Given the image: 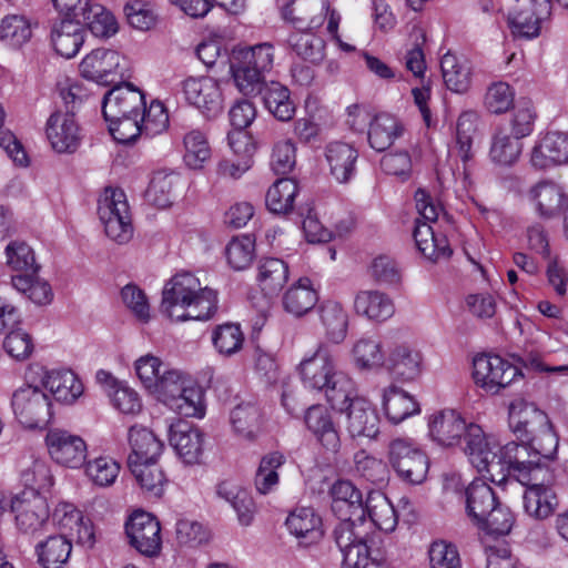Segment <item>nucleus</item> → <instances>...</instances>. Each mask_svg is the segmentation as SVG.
I'll return each instance as SVG.
<instances>
[{
  "instance_id": "52",
  "label": "nucleus",
  "mask_w": 568,
  "mask_h": 568,
  "mask_svg": "<svg viewBox=\"0 0 568 568\" xmlns=\"http://www.w3.org/2000/svg\"><path fill=\"white\" fill-rule=\"evenodd\" d=\"M12 286L24 294L30 301L38 305L49 304L53 298L50 284L41 280L38 273L28 275H13L11 277Z\"/></svg>"
},
{
  "instance_id": "43",
  "label": "nucleus",
  "mask_w": 568,
  "mask_h": 568,
  "mask_svg": "<svg viewBox=\"0 0 568 568\" xmlns=\"http://www.w3.org/2000/svg\"><path fill=\"white\" fill-rule=\"evenodd\" d=\"M354 307L357 314L378 322L386 321L395 311L392 300L378 291L359 292L355 297Z\"/></svg>"
},
{
  "instance_id": "36",
  "label": "nucleus",
  "mask_w": 568,
  "mask_h": 568,
  "mask_svg": "<svg viewBox=\"0 0 568 568\" xmlns=\"http://www.w3.org/2000/svg\"><path fill=\"white\" fill-rule=\"evenodd\" d=\"M288 265L281 258L266 257L258 262L257 282L267 296L277 295L288 280Z\"/></svg>"
},
{
  "instance_id": "24",
  "label": "nucleus",
  "mask_w": 568,
  "mask_h": 568,
  "mask_svg": "<svg viewBox=\"0 0 568 568\" xmlns=\"http://www.w3.org/2000/svg\"><path fill=\"white\" fill-rule=\"evenodd\" d=\"M329 174L338 183H348L356 174L358 151L351 144L334 141L325 146Z\"/></svg>"
},
{
  "instance_id": "9",
  "label": "nucleus",
  "mask_w": 568,
  "mask_h": 568,
  "mask_svg": "<svg viewBox=\"0 0 568 568\" xmlns=\"http://www.w3.org/2000/svg\"><path fill=\"white\" fill-rule=\"evenodd\" d=\"M518 376H521L519 368L499 355L480 354L473 361L475 384L486 392L497 394Z\"/></svg>"
},
{
  "instance_id": "14",
  "label": "nucleus",
  "mask_w": 568,
  "mask_h": 568,
  "mask_svg": "<svg viewBox=\"0 0 568 568\" xmlns=\"http://www.w3.org/2000/svg\"><path fill=\"white\" fill-rule=\"evenodd\" d=\"M144 93L131 82H120L104 93L102 114L104 119L132 115L140 116L144 110Z\"/></svg>"
},
{
  "instance_id": "26",
  "label": "nucleus",
  "mask_w": 568,
  "mask_h": 568,
  "mask_svg": "<svg viewBox=\"0 0 568 568\" xmlns=\"http://www.w3.org/2000/svg\"><path fill=\"white\" fill-rule=\"evenodd\" d=\"M273 60L274 48L268 43L236 48L230 58V71H270Z\"/></svg>"
},
{
  "instance_id": "11",
  "label": "nucleus",
  "mask_w": 568,
  "mask_h": 568,
  "mask_svg": "<svg viewBox=\"0 0 568 568\" xmlns=\"http://www.w3.org/2000/svg\"><path fill=\"white\" fill-rule=\"evenodd\" d=\"M11 509L16 514L17 528L24 535L36 536L48 525L49 506L41 494L23 490L13 497Z\"/></svg>"
},
{
  "instance_id": "48",
  "label": "nucleus",
  "mask_w": 568,
  "mask_h": 568,
  "mask_svg": "<svg viewBox=\"0 0 568 568\" xmlns=\"http://www.w3.org/2000/svg\"><path fill=\"white\" fill-rule=\"evenodd\" d=\"M128 466L140 487L152 497H161L166 481L156 462H131Z\"/></svg>"
},
{
  "instance_id": "55",
  "label": "nucleus",
  "mask_w": 568,
  "mask_h": 568,
  "mask_svg": "<svg viewBox=\"0 0 568 568\" xmlns=\"http://www.w3.org/2000/svg\"><path fill=\"white\" fill-rule=\"evenodd\" d=\"M548 17H537L534 11L523 8L508 17V27L516 39L531 40L540 34L541 21Z\"/></svg>"
},
{
  "instance_id": "60",
  "label": "nucleus",
  "mask_w": 568,
  "mask_h": 568,
  "mask_svg": "<svg viewBox=\"0 0 568 568\" xmlns=\"http://www.w3.org/2000/svg\"><path fill=\"white\" fill-rule=\"evenodd\" d=\"M140 125L144 135L153 138L164 133L170 125L169 113L165 105L159 101L153 100L140 115Z\"/></svg>"
},
{
  "instance_id": "6",
  "label": "nucleus",
  "mask_w": 568,
  "mask_h": 568,
  "mask_svg": "<svg viewBox=\"0 0 568 568\" xmlns=\"http://www.w3.org/2000/svg\"><path fill=\"white\" fill-rule=\"evenodd\" d=\"M528 442H510L501 447V458L513 469V477L519 483L538 479V476L551 471L549 463L554 462L557 454L541 455V449L534 447Z\"/></svg>"
},
{
  "instance_id": "27",
  "label": "nucleus",
  "mask_w": 568,
  "mask_h": 568,
  "mask_svg": "<svg viewBox=\"0 0 568 568\" xmlns=\"http://www.w3.org/2000/svg\"><path fill=\"white\" fill-rule=\"evenodd\" d=\"M466 426V422L457 412L442 410L430 418L429 434L438 444L454 446L462 442Z\"/></svg>"
},
{
  "instance_id": "17",
  "label": "nucleus",
  "mask_w": 568,
  "mask_h": 568,
  "mask_svg": "<svg viewBox=\"0 0 568 568\" xmlns=\"http://www.w3.org/2000/svg\"><path fill=\"white\" fill-rule=\"evenodd\" d=\"M47 138L58 153H73L81 144V129L74 112H53L45 124Z\"/></svg>"
},
{
  "instance_id": "59",
  "label": "nucleus",
  "mask_w": 568,
  "mask_h": 568,
  "mask_svg": "<svg viewBox=\"0 0 568 568\" xmlns=\"http://www.w3.org/2000/svg\"><path fill=\"white\" fill-rule=\"evenodd\" d=\"M225 255L233 270H245L254 260L255 241L250 235L233 237L225 248Z\"/></svg>"
},
{
  "instance_id": "42",
  "label": "nucleus",
  "mask_w": 568,
  "mask_h": 568,
  "mask_svg": "<svg viewBox=\"0 0 568 568\" xmlns=\"http://www.w3.org/2000/svg\"><path fill=\"white\" fill-rule=\"evenodd\" d=\"M53 520L63 530L77 527L78 542L84 547H93L95 536L90 521H83L81 513L70 504L59 505L53 511Z\"/></svg>"
},
{
  "instance_id": "4",
  "label": "nucleus",
  "mask_w": 568,
  "mask_h": 568,
  "mask_svg": "<svg viewBox=\"0 0 568 568\" xmlns=\"http://www.w3.org/2000/svg\"><path fill=\"white\" fill-rule=\"evenodd\" d=\"M364 521L345 517L334 528L333 536L343 555L342 568H387L384 558L372 556L364 537L356 530L357 523L363 525Z\"/></svg>"
},
{
  "instance_id": "46",
  "label": "nucleus",
  "mask_w": 568,
  "mask_h": 568,
  "mask_svg": "<svg viewBox=\"0 0 568 568\" xmlns=\"http://www.w3.org/2000/svg\"><path fill=\"white\" fill-rule=\"evenodd\" d=\"M20 478L26 486L24 490H32L38 494L49 490L53 485V476L48 463L32 456L22 462Z\"/></svg>"
},
{
  "instance_id": "47",
  "label": "nucleus",
  "mask_w": 568,
  "mask_h": 568,
  "mask_svg": "<svg viewBox=\"0 0 568 568\" xmlns=\"http://www.w3.org/2000/svg\"><path fill=\"white\" fill-rule=\"evenodd\" d=\"M297 193L298 186L294 180L278 179L266 192V207L274 214H287L293 210Z\"/></svg>"
},
{
  "instance_id": "2",
  "label": "nucleus",
  "mask_w": 568,
  "mask_h": 568,
  "mask_svg": "<svg viewBox=\"0 0 568 568\" xmlns=\"http://www.w3.org/2000/svg\"><path fill=\"white\" fill-rule=\"evenodd\" d=\"M508 424L520 442L541 449V455L557 454L559 438L546 413L523 399L509 405Z\"/></svg>"
},
{
  "instance_id": "53",
  "label": "nucleus",
  "mask_w": 568,
  "mask_h": 568,
  "mask_svg": "<svg viewBox=\"0 0 568 568\" xmlns=\"http://www.w3.org/2000/svg\"><path fill=\"white\" fill-rule=\"evenodd\" d=\"M262 414L255 404L243 403L231 412V423L234 430L242 437L253 439L261 427Z\"/></svg>"
},
{
  "instance_id": "37",
  "label": "nucleus",
  "mask_w": 568,
  "mask_h": 568,
  "mask_svg": "<svg viewBox=\"0 0 568 568\" xmlns=\"http://www.w3.org/2000/svg\"><path fill=\"white\" fill-rule=\"evenodd\" d=\"M216 495L232 505L241 525L248 526L252 524L255 503L246 489L224 480L216 485Z\"/></svg>"
},
{
  "instance_id": "64",
  "label": "nucleus",
  "mask_w": 568,
  "mask_h": 568,
  "mask_svg": "<svg viewBox=\"0 0 568 568\" xmlns=\"http://www.w3.org/2000/svg\"><path fill=\"white\" fill-rule=\"evenodd\" d=\"M514 524L515 517L510 509L497 501L496 506L488 511V515L477 526L488 535L506 536L511 531Z\"/></svg>"
},
{
  "instance_id": "38",
  "label": "nucleus",
  "mask_w": 568,
  "mask_h": 568,
  "mask_svg": "<svg viewBox=\"0 0 568 568\" xmlns=\"http://www.w3.org/2000/svg\"><path fill=\"white\" fill-rule=\"evenodd\" d=\"M402 131L403 128L394 115L379 113L369 123L368 143L372 149L383 152L394 143Z\"/></svg>"
},
{
  "instance_id": "3",
  "label": "nucleus",
  "mask_w": 568,
  "mask_h": 568,
  "mask_svg": "<svg viewBox=\"0 0 568 568\" xmlns=\"http://www.w3.org/2000/svg\"><path fill=\"white\" fill-rule=\"evenodd\" d=\"M477 113L468 110L460 113L456 123V144L449 153L448 165L437 170V179L444 187L460 183L466 187L473 160V134L476 131Z\"/></svg>"
},
{
  "instance_id": "10",
  "label": "nucleus",
  "mask_w": 568,
  "mask_h": 568,
  "mask_svg": "<svg viewBox=\"0 0 568 568\" xmlns=\"http://www.w3.org/2000/svg\"><path fill=\"white\" fill-rule=\"evenodd\" d=\"M526 486L523 496L525 513L536 519L545 520L554 513L559 506V499L556 493L557 475L556 469L546 471L538 476V479L521 483Z\"/></svg>"
},
{
  "instance_id": "8",
  "label": "nucleus",
  "mask_w": 568,
  "mask_h": 568,
  "mask_svg": "<svg viewBox=\"0 0 568 568\" xmlns=\"http://www.w3.org/2000/svg\"><path fill=\"white\" fill-rule=\"evenodd\" d=\"M11 406L16 418L27 428L45 427L52 418L50 396L38 386L19 387L12 394Z\"/></svg>"
},
{
  "instance_id": "31",
  "label": "nucleus",
  "mask_w": 568,
  "mask_h": 568,
  "mask_svg": "<svg viewBox=\"0 0 568 568\" xmlns=\"http://www.w3.org/2000/svg\"><path fill=\"white\" fill-rule=\"evenodd\" d=\"M413 237L418 251L428 260L448 258L453 251L444 235H436L430 224L416 219Z\"/></svg>"
},
{
  "instance_id": "21",
  "label": "nucleus",
  "mask_w": 568,
  "mask_h": 568,
  "mask_svg": "<svg viewBox=\"0 0 568 568\" xmlns=\"http://www.w3.org/2000/svg\"><path fill=\"white\" fill-rule=\"evenodd\" d=\"M285 526L301 545L318 542L324 536L322 517L312 507L294 508L286 517Z\"/></svg>"
},
{
  "instance_id": "19",
  "label": "nucleus",
  "mask_w": 568,
  "mask_h": 568,
  "mask_svg": "<svg viewBox=\"0 0 568 568\" xmlns=\"http://www.w3.org/2000/svg\"><path fill=\"white\" fill-rule=\"evenodd\" d=\"M169 442L185 464H196L203 450V434L186 420L169 426Z\"/></svg>"
},
{
  "instance_id": "51",
  "label": "nucleus",
  "mask_w": 568,
  "mask_h": 568,
  "mask_svg": "<svg viewBox=\"0 0 568 568\" xmlns=\"http://www.w3.org/2000/svg\"><path fill=\"white\" fill-rule=\"evenodd\" d=\"M203 397L202 388L191 381L187 382V386L183 392L174 397L168 406L181 416L202 418L205 413Z\"/></svg>"
},
{
  "instance_id": "15",
  "label": "nucleus",
  "mask_w": 568,
  "mask_h": 568,
  "mask_svg": "<svg viewBox=\"0 0 568 568\" xmlns=\"http://www.w3.org/2000/svg\"><path fill=\"white\" fill-rule=\"evenodd\" d=\"M303 385L321 392L338 375L331 347L320 343L311 356L305 357L298 366Z\"/></svg>"
},
{
  "instance_id": "49",
  "label": "nucleus",
  "mask_w": 568,
  "mask_h": 568,
  "mask_svg": "<svg viewBox=\"0 0 568 568\" xmlns=\"http://www.w3.org/2000/svg\"><path fill=\"white\" fill-rule=\"evenodd\" d=\"M285 463V457L278 452L266 454L262 457L254 477V485L258 494L267 495L278 485L277 469Z\"/></svg>"
},
{
  "instance_id": "1",
  "label": "nucleus",
  "mask_w": 568,
  "mask_h": 568,
  "mask_svg": "<svg viewBox=\"0 0 568 568\" xmlns=\"http://www.w3.org/2000/svg\"><path fill=\"white\" fill-rule=\"evenodd\" d=\"M216 310V292L202 287L191 273L176 274L163 288L161 312L173 321H207Z\"/></svg>"
},
{
  "instance_id": "7",
  "label": "nucleus",
  "mask_w": 568,
  "mask_h": 568,
  "mask_svg": "<svg viewBox=\"0 0 568 568\" xmlns=\"http://www.w3.org/2000/svg\"><path fill=\"white\" fill-rule=\"evenodd\" d=\"M388 462L397 476L413 485L427 476L429 462L419 446L409 438H395L388 444Z\"/></svg>"
},
{
  "instance_id": "35",
  "label": "nucleus",
  "mask_w": 568,
  "mask_h": 568,
  "mask_svg": "<svg viewBox=\"0 0 568 568\" xmlns=\"http://www.w3.org/2000/svg\"><path fill=\"white\" fill-rule=\"evenodd\" d=\"M227 141L234 155L239 159L236 162H225L224 172L232 178H240L252 165V159L255 153V145L252 136L242 130H234L227 134Z\"/></svg>"
},
{
  "instance_id": "30",
  "label": "nucleus",
  "mask_w": 568,
  "mask_h": 568,
  "mask_svg": "<svg viewBox=\"0 0 568 568\" xmlns=\"http://www.w3.org/2000/svg\"><path fill=\"white\" fill-rule=\"evenodd\" d=\"M497 501L493 488L480 479L473 480L465 489L466 513L476 525L483 521Z\"/></svg>"
},
{
  "instance_id": "39",
  "label": "nucleus",
  "mask_w": 568,
  "mask_h": 568,
  "mask_svg": "<svg viewBox=\"0 0 568 568\" xmlns=\"http://www.w3.org/2000/svg\"><path fill=\"white\" fill-rule=\"evenodd\" d=\"M318 301L317 292L313 288L308 277H301L283 296L284 310L296 316L310 312Z\"/></svg>"
},
{
  "instance_id": "54",
  "label": "nucleus",
  "mask_w": 568,
  "mask_h": 568,
  "mask_svg": "<svg viewBox=\"0 0 568 568\" xmlns=\"http://www.w3.org/2000/svg\"><path fill=\"white\" fill-rule=\"evenodd\" d=\"M521 151L523 143L519 139L498 131L493 136L489 156L494 163L507 166L517 162Z\"/></svg>"
},
{
  "instance_id": "34",
  "label": "nucleus",
  "mask_w": 568,
  "mask_h": 568,
  "mask_svg": "<svg viewBox=\"0 0 568 568\" xmlns=\"http://www.w3.org/2000/svg\"><path fill=\"white\" fill-rule=\"evenodd\" d=\"M79 19L83 23V29L88 28L93 36L99 38H110L119 30L113 13L93 0H89Z\"/></svg>"
},
{
  "instance_id": "32",
  "label": "nucleus",
  "mask_w": 568,
  "mask_h": 568,
  "mask_svg": "<svg viewBox=\"0 0 568 568\" xmlns=\"http://www.w3.org/2000/svg\"><path fill=\"white\" fill-rule=\"evenodd\" d=\"M42 385L59 402L73 403L83 392V385L70 369L45 372Z\"/></svg>"
},
{
  "instance_id": "20",
  "label": "nucleus",
  "mask_w": 568,
  "mask_h": 568,
  "mask_svg": "<svg viewBox=\"0 0 568 568\" xmlns=\"http://www.w3.org/2000/svg\"><path fill=\"white\" fill-rule=\"evenodd\" d=\"M329 495L332 497V511L338 519L345 517L366 518L362 491L352 481L346 479L335 481L329 489Z\"/></svg>"
},
{
  "instance_id": "63",
  "label": "nucleus",
  "mask_w": 568,
  "mask_h": 568,
  "mask_svg": "<svg viewBox=\"0 0 568 568\" xmlns=\"http://www.w3.org/2000/svg\"><path fill=\"white\" fill-rule=\"evenodd\" d=\"M212 342L220 354L231 356L242 348L244 335L240 325L227 323L213 331Z\"/></svg>"
},
{
  "instance_id": "61",
  "label": "nucleus",
  "mask_w": 568,
  "mask_h": 568,
  "mask_svg": "<svg viewBox=\"0 0 568 568\" xmlns=\"http://www.w3.org/2000/svg\"><path fill=\"white\" fill-rule=\"evenodd\" d=\"M120 473V465L109 456H100L85 464V474L90 480L100 487L113 485Z\"/></svg>"
},
{
  "instance_id": "12",
  "label": "nucleus",
  "mask_w": 568,
  "mask_h": 568,
  "mask_svg": "<svg viewBox=\"0 0 568 568\" xmlns=\"http://www.w3.org/2000/svg\"><path fill=\"white\" fill-rule=\"evenodd\" d=\"M186 101L207 119L216 118L223 110V97L219 81L209 74L190 75L182 81Z\"/></svg>"
},
{
  "instance_id": "33",
  "label": "nucleus",
  "mask_w": 568,
  "mask_h": 568,
  "mask_svg": "<svg viewBox=\"0 0 568 568\" xmlns=\"http://www.w3.org/2000/svg\"><path fill=\"white\" fill-rule=\"evenodd\" d=\"M72 552V542L63 535L50 536L36 546L38 562L42 568H64Z\"/></svg>"
},
{
  "instance_id": "23",
  "label": "nucleus",
  "mask_w": 568,
  "mask_h": 568,
  "mask_svg": "<svg viewBox=\"0 0 568 568\" xmlns=\"http://www.w3.org/2000/svg\"><path fill=\"white\" fill-rule=\"evenodd\" d=\"M347 430L352 437L376 438L379 433V416L375 407L364 397L355 398L344 412Z\"/></svg>"
},
{
  "instance_id": "16",
  "label": "nucleus",
  "mask_w": 568,
  "mask_h": 568,
  "mask_svg": "<svg viewBox=\"0 0 568 568\" xmlns=\"http://www.w3.org/2000/svg\"><path fill=\"white\" fill-rule=\"evenodd\" d=\"M45 446L52 460L70 467H81L87 458V444L79 435L61 428H50L45 435Z\"/></svg>"
},
{
  "instance_id": "44",
  "label": "nucleus",
  "mask_w": 568,
  "mask_h": 568,
  "mask_svg": "<svg viewBox=\"0 0 568 568\" xmlns=\"http://www.w3.org/2000/svg\"><path fill=\"white\" fill-rule=\"evenodd\" d=\"M365 510L379 530L392 532L397 527V513L386 495L378 491L369 493L365 500Z\"/></svg>"
},
{
  "instance_id": "45",
  "label": "nucleus",
  "mask_w": 568,
  "mask_h": 568,
  "mask_svg": "<svg viewBox=\"0 0 568 568\" xmlns=\"http://www.w3.org/2000/svg\"><path fill=\"white\" fill-rule=\"evenodd\" d=\"M320 320L325 328L326 338L334 343H342L347 334V314L342 305L334 301H326L321 304Z\"/></svg>"
},
{
  "instance_id": "50",
  "label": "nucleus",
  "mask_w": 568,
  "mask_h": 568,
  "mask_svg": "<svg viewBox=\"0 0 568 568\" xmlns=\"http://www.w3.org/2000/svg\"><path fill=\"white\" fill-rule=\"evenodd\" d=\"M321 392L324 393L332 408L339 413H344L353 399L361 397L356 393L354 382L342 372Z\"/></svg>"
},
{
  "instance_id": "58",
  "label": "nucleus",
  "mask_w": 568,
  "mask_h": 568,
  "mask_svg": "<svg viewBox=\"0 0 568 568\" xmlns=\"http://www.w3.org/2000/svg\"><path fill=\"white\" fill-rule=\"evenodd\" d=\"M178 178L173 174L158 172L153 175L145 196L148 201L160 209L170 206L174 200V186Z\"/></svg>"
},
{
  "instance_id": "28",
  "label": "nucleus",
  "mask_w": 568,
  "mask_h": 568,
  "mask_svg": "<svg viewBox=\"0 0 568 568\" xmlns=\"http://www.w3.org/2000/svg\"><path fill=\"white\" fill-rule=\"evenodd\" d=\"M386 369L393 378L410 382L422 372V356L418 351L407 345L396 346L385 362Z\"/></svg>"
},
{
  "instance_id": "40",
  "label": "nucleus",
  "mask_w": 568,
  "mask_h": 568,
  "mask_svg": "<svg viewBox=\"0 0 568 568\" xmlns=\"http://www.w3.org/2000/svg\"><path fill=\"white\" fill-rule=\"evenodd\" d=\"M383 409L393 424H399L412 415L419 413V406L415 398L396 386H390L384 390Z\"/></svg>"
},
{
  "instance_id": "41",
  "label": "nucleus",
  "mask_w": 568,
  "mask_h": 568,
  "mask_svg": "<svg viewBox=\"0 0 568 568\" xmlns=\"http://www.w3.org/2000/svg\"><path fill=\"white\" fill-rule=\"evenodd\" d=\"M265 109L278 121H291L296 112V105L291 99V91L287 87L277 81L268 82L263 92Z\"/></svg>"
},
{
  "instance_id": "22",
  "label": "nucleus",
  "mask_w": 568,
  "mask_h": 568,
  "mask_svg": "<svg viewBox=\"0 0 568 568\" xmlns=\"http://www.w3.org/2000/svg\"><path fill=\"white\" fill-rule=\"evenodd\" d=\"M305 424L325 449L332 453L339 450V428L326 407L323 405L311 406L305 414Z\"/></svg>"
},
{
  "instance_id": "5",
  "label": "nucleus",
  "mask_w": 568,
  "mask_h": 568,
  "mask_svg": "<svg viewBox=\"0 0 568 568\" xmlns=\"http://www.w3.org/2000/svg\"><path fill=\"white\" fill-rule=\"evenodd\" d=\"M98 214L108 237L119 244L133 236V225L125 193L121 189L106 187L98 204Z\"/></svg>"
},
{
  "instance_id": "25",
  "label": "nucleus",
  "mask_w": 568,
  "mask_h": 568,
  "mask_svg": "<svg viewBox=\"0 0 568 568\" xmlns=\"http://www.w3.org/2000/svg\"><path fill=\"white\" fill-rule=\"evenodd\" d=\"M529 195L535 202L536 211L542 219H552L564 214L568 199L560 185L552 181H541L530 189Z\"/></svg>"
},
{
  "instance_id": "56",
  "label": "nucleus",
  "mask_w": 568,
  "mask_h": 568,
  "mask_svg": "<svg viewBox=\"0 0 568 568\" xmlns=\"http://www.w3.org/2000/svg\"><path fill=\"white\" fill-rule=\"evenodd\" d=\"M32 37L30 21L24 16L9 14L0 23V39L12 47H21Z\"/></svg>"
},
{
  "instance_id": "62",
  "label": "nucleus",
  "mask_w": 568,
  "mask_h": 568,
  "mask_svg": "<svg viewBox=\"0 0 568 568\" xmlns=\"http://www.w3.org/2000/svg\"><path fill=\"white\" fill-rule=\"evenodd\" d=\"M8 265L19 272L18 275L38 273L40 266L36 263L33 250L24 242H12L6 248Z\"/></svg>"
},
{
  "instance_id": "29",
  "label": "nucleus",
  "mask_w": 568,
  "mask_h": 568,
  "mask_svg": "<svg viewBox=\"0 0 568 568\" xmlns=\"http://www.w3.org/2000/svg\"><path fill=\"white\" fill-rule=\"evenodd\" d=\"M129 444L132 453L128 463L131 462H156L163 449V443L146 427L133 425L129 429Z\"/></svg>"
},
{
  "instance_id": "13",
  "label": "nucleus",
  "mask_w": 568,
  "mask_h": 568,
  "mask_svg": "<svg viewBox=\"0 0 568 568\" xmlns=\"http://www.w3.org/2000/svg\"><path fill=\"white\" fill-rule=\"evenodd\" d=\"M125 535L130 546L143 556L154 557L161 550V526L150 513L134 511L125 523Z\"/></svg>"
},
{
  "instance_id": "18",
  "label": "nucleus",
  "mask_w": 568,
  "mask_h": 568,
  "mask_svg": "<svg viewBox=\"0 0 568 568\" xmlns=\"http://www.w3.org/2000/svg\"><path fill=\"white\" fill-rule=\"evenodd\" d=\"M530 163L536 170L568 164V133L549 131L540 135L531 149Z\"/></svg>"
},
{
  "instance_id": "57",
  "label": "nucleus",
  "mask_w": 568,
  "mask_h": 568,
  "mask_svg": "<svg viewBox=\"0 0 568 568\" xmlns=\"http://www.w3.org/2000/svg\"><path fill=\"white\" fill-rule=\"evenodd\" d=\"M355 471L363 479L375 486H383L388 479L387 465L379 458L359 450L354 456Z\"/></svg>"
}]
</instances>
